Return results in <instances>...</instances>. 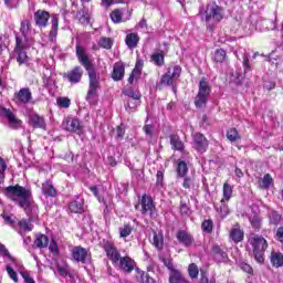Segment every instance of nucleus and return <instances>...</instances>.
<instances>
[{
  "label": "nucleus",
  "instance_id": "52",
  "mask_svg": "<svg viewBox=\"0 0 283 283\" xmlns=\"http://www.w3.org/2000/svg\"><path fill=\"white\" fill-rule=\"evenodd\" d=\"M188 273L191 280H196L198 277V273H200V271L198 270V265H196L195 263L190 264L188 266Z\"/></svg>",
  "mask_w": 283,
  "mask_h": 283
},
{
  "label": "nucleus",
  "instance_id": "54",
  "mask_svg": "<svg viewBox=\"0 0 283 283\" xmlns=\"http://www.w3.org/2000/svg\"><path fill=\"white\" fill-rule=\"evenodd\" d=\"M125 105H126V109H136V107L140 105V99L127 98Z\"/></svg>",
  "mask_w": 283,
  "mask_h": 283
},
{
  "label": "nucleus",
  "instance_id": "58",
  "mask_svg": "<svg viewBox=\"0 0 283 283\" xmlns=\"http://www.w3.org/2000/svg\"><path fill=\"white\" fill-rule=\"evenodd\" d=\"M49 251L53 253V255H59V244L56 241L52 240L49 244Z\"/></svg>",
  "mask_w": 283,
  "mask_h": 283
},
{
  "label": "nucleus",
  "instance_id": "23",
  "mask_svg": "<svg viewBox=\"0 0 283 283\" xmlns=\"http://www.w3.org/2000/svg\"><path fill=\"white\" fill-rule=\"evenodd\" d=\"M230 240H232V242L235 244L242 242V240H244V231H242L239 226L232 228L230 230Z\"/></svg>",
  "mask_w": 283,
  "mask_h": 283
},
{
  "label": "nucleus",
  "instance_id": "55",
  "mask_svg": "<svg viewBox=\"0 0 283 283\" xmlns=\"http://www.w3.org/2000/svg\"><path fill=\"white\" fill-rule=\"evenodd\" d=\"M19 227L22 231H32V223L25 219L19 221Z\"/></svg>",
  "mask_w": 283,
  "mask_h": 283
},
{
  "label": "nucleus",
  "instance_id": "27",
  "mask_svg": "<svg viewBox=\"0 0 283 283\" xmlns=\"http://www.w3.org/2000/svg\"><path fill=\"white\" fill-rule=\"evenodd\" d=\"M273 185V177L270 174H265L260 180H259V187L261 189H270Z\"/></svg>",
  "mask_w": 283,
  "mask_h": 283
},
{
  "label": "nucleus",
  "instance_id": "16",
  "mask_svg": "<svg viewBox=\"0 0 283 283\" xmlns=\"http://www.w3.org/2000/svg\"><path fill=\"white\" fill-rule=\"evenodd\" d=\"M29 125L34 129H45V127H48L45 118L36 113H31L29 115Z\"/></svg>",
  "mask_w": 283,
  "mask_h": 283
},
{
  "label": "nucleus",
  "instance_id": "28",
  "mask_svg": "<svg viewBox=\"0 0 283 283\" xmlns=\"http://www.w3.org/2000/svg\"><path fill=\"white\" fill-rule=\"evenodd\" d=\"M170 145L172 149H176L177 151H182L185 149V144H182V140H180L178 135L170 136Z\"/></svg>",
  "mask_w": 283,
  "mask_h": 283
},
{
  "label": "nucleus",
  "instance_id": "34",
  "mask_svg": "<svg viewBox=\"0 0 283 283\" xmlns=\"http://www.w3.org/2000/svg\"><path fill=\"white\" fill-rule=\"evenodd\" d=\"M150 59L154 65H157L158 67L165 65V54L163 52L153 53Z\"/></svg>",
  "mask_w": 283,
  "mask_h": 283
},
{
  "label": "nucleus",
  "instance_id": "32",
  "mask_svg": "<svg viewBox=\"0 0 283 283\" xmlns=\"http://www.w3.org/2000/svg\"><path fill=\"white\" fill-rule=\"evenodd\" d=\"M227 60V51L224 49H217L213 53L212 61L214 63H224Z\"/></svg>",
  "mask_w": 283,
  "mask_h": 283
},
{
  "label": "nucleus",
  "instance_id": "48",
  "mask_svg": "<svg viewBox=\"0 0 283 283\" xmlns=\"http://www.w3.org/2000/svg\"><path fill=\"white\" fill-rule=\"evenodd\" d=\"M201 229L205 233H211L213 231V220H205L201 224Z\"/></svg>",
  "mask_w": 283,
  "mask_h": 283
},
{
  "label": "nucleus",
  "instance_id": "51",
  "mask_svg": "<svg viewBox=\"0 0 283 283\" xmlns=\"http://www.w3.org/2000/svg\"><path fill=\"white\" fill-rule=\"evenodd\" d=\"M99 45L105 50H112V45H114V40H112V38H102L99 41Z\"/></svg>",
  "mask_w": 283,
  "mask_h": 283
},
{
  "label": "nucleus",
  "instance_id": "13",
  "mask_svg": "<svg viewBox=\"0 0 283 283\" xmlns=\"http://www.w3.org/2000/svg\"><path fill=\"white\" fill-rule=\"evenodd\" d=\"M62 127L66 132H73L74 134H81V132H83V126L81 125V120H78V118L69 117L64 119Z\"/></svg>",
  "mask_w": 283,
  "mask_h": 283
},
{
  "label": "nucleus",
  "instance_id": "11",
  "mask_svg": "<svg viewBox=\"0 0 283 283\" xmlns=\"http://www.w3.org/2000/svg\"><path fill=\"white\" fill-rule=\"evenodd\" d=\"M1 116L3 118H7L9 127H11V129H21V125H23V122L19 119L17 115L12 113V111H10L9 108H2Z\"/></svg>",
  "mask_w": 283,
  "mask_h": 283
},
{
  "label": "nucleus",
  "instance_id": "26",
  "mask_svg": "<svg viewBox=\"0 0 283 283\" xmlns=\"http://www.w3.org/2000/svg\"><path fill=\"white\" fill-rule=\"evenodd\" d=\"M134 232V227L132 223H125L124 226L118 228L119 238L125 240L126 238H129L132 233Z\"/></svg>",
  "mask_w": 283,
  "mask_h": 283
},
{
  "label": "nucleus",
  "instance_id": "61",
  "mask_svg": "<svg viewBox=\"0 0 283 283\" xmlns=\"http://www.w3.org/2000/svg\"><path fill=\"white\" fill-rule=\"evenodd\" d=\"M144 132H145L146 136H148V138L151 139L154 137V125H145Z\"/></svg>",
  "mask_w": 283,
  "mask_h": 283
},
{
  "label": "nucleus",
  "instance_id": "62",
  "mask_svg": "<svg viewBox=\"0 0 283 283\" xmlns=\"http://www.w3.org/2000/svg\"><path fill=\"white\" fill-rule=\"evenodd\" d=\"M57 105L60 107H70V98H67V97L57 98Z\"/></svg>",
  "mask_w": 283,
  "mask_h": 283
},
{
  "label": "nucleus",
  "instance_id": "50",
  "mask_svg": "<svg viewBox=\"0 0 283 283\" xmlns=\"http://www.w3.org/2000/svg\"><path fill=\"white\" fill-rule=\"evenodd\" d=\"M280 220H282V216H280L277 211H272L270 213V224H274V227H277V224H280Z\"/></svg>",
  "mask_w": 283,
  "mask_h": 283
},
{
  "label": "nucleus",
  "instance_id": "63",
  "mask_svg": "<svg viewBox=\"0 0 283 283\" xmlns=\"http://www.w3.org/2000/svg\"><path fill=\"white\" fill-rule=\"evenodd\" d=\"M276 240L281 242V247L283 250V227H280L276 231Z\"/></svg>",
  "mask_w": 283,
  "mask_h": 283
},
{
  "label": "nucleus",
  "instance_id": "7",
  "mask_svg": "<svg viewBox=\"0 0 283 283\" xmlns=\"http://www.w3.org/2000/svg\"><path fill=\"white\" fill-rule=\"evenodd\" d=\"M180 74H182V67L178 64H172L168 67L167 72L161 76L159 84L165 87H171L178 78H180Z\"/></svg>",
  "mask_w": 283,
  "mask_h": 283
},
{
  "label": "nucleus",
  "instance_id": "40",
  "mask_svg": "<svg viewBox=\"0 0 283 283\" xmlns=\"http://www.w3.org/2000/svg\"><path fill=\"white\" fill-rule=\"evenodd\" d=\"M80 23H90V13L87 9H81L76 14Z\"/></svg>",
  "mask_w": 283,
  "mask_h": 283
},
{
  "label": "nucleus",
  "instance_id": "22",
  "mask_svg": "<svg viewBox=\"0 0 283 283\" xmlns=\"http://www.w3.org/2000/svg\"><path fill=\"white\" fill-rule=\"evenodd\" d=\"M48 244H50V239L45 234H35V239L33 242L34 249H48Z\"/></svg>",
  "mask_w": 283,
  "mask_h": 283
},
{
  "label": "nucleus",
  "instance_id": "46",
  "mask_svg": "<svg viewBox=\"0 0 283 283\" xmlns=\"http://www.w3.org/2000/svg\"><path fill=\"white\" fill-rule=\"evenodd\" d=\"M7 169H8V164L6 163V159L0 157V185L3 184V180H6Z\"/></svg>",
  "mask_w": 283,
  "mask_h": 283
},
{
  "label": "nucleus",
  "instance_id": "15",
  "mask_svg": "<svg viewBox=\"0 0 283 283\" xmlns=\"http://www.w3.org/2000/svg\"><path fill=\"white\" fill-rule=\"evenodd\" d=\"M193 138V147L200 154H205L209 147V142L207 140V137L200 133H195L192 135Z\"/></svg>",
  "mask_w": 283,
  "mask_h": 283
},
{
  "label": "nucleus",
  "instance_id": "20",
  "mask_svg": "<svg viewBox=\"0 0 283 283\" xmlns=\"http://www.w3.org/2000/svg\"><path fill=\"white\" fill-rule=\"evenodd\" d=\"M212 256L216 262H227L229 260V255L224 249L220 248V245L212 247Z\"/></svg>",
  "mask_w": 283,
  "mask_h": 283
},
{
  "label": "nucleus",
  "instance_id": "41",
  "mask_svg": "<svg viewBox=\"0 0 283 283\" xmlns=\"http://www.w3.org/2000/svg\"><path fill=\"white\" fill-rule=\"evenodd\" d=\"M231 196H233V186L226 182L223 185V198L227 200V202H229L231 200Z\"/></svg>",
  "mask_w": 283,
  "mask_h": 283
},
{
  "label": "nucleus",
  "instance_id": "45",
  "mask_svg": "<svg viewBox=\"0 0 283 283\" xmlns=\"http://www.w3.org/2000/svg\"><path fill=\"white\" fill-rule=\"evenodd\" d=\"M156 178H157L156 179V188L158 189V191H160L163 189V187H165V185H164L165 172H163V170H158Z\"/></svg>",
  "mask_w": 283,
  "mask_h": 283
},
{
  "label": "nucleus",
  "instance_id": "24",
  "mask_svg": "<svg viewBox=\"0 0 283 283\" xmlns=\"http://www.w3.org/2000/svg\"><path fill=\"white\" fill-rule=\"evenodd\" d=\"M42 192L46 198H54L56 197V188L52 185V181L48 180L42 184Z\"/></svg>",
  "mask_w": 283,
  "mask_h": 283
},
{
  "label": "nucleus",
  "instance_id": "64",
  "mask_svg": "<svg viewBox=\"0 0 283 283\" xmlns=\"http://www.w3.org/2000/svg\"><path fill=\"white\" fill-rule=\"evenodd\" d=\"M137 30H143L145 32L147 30V20L143 19L137 25Z\"/></svg>",
  "mask_w": 283,
  "mask_h": 283
},
{
  "label": "nucleus",
  "instance_id": "44",
  "mask_svg": "<svg viewBox=\"0 0 283 283\" xmlns=\"http://www.w3.org/2000/svg\"><path fill=\"white\" fill-rule=\"evenodd\" d=\"M238 266L239 269H241V271H243V273H248V275H253V268L251 266V264L244 261H239Z\"/></svg>",
  "mask_w": 283,
  "mask_h": 283
},
{
  "label": "nucleus",
  "instance_id": "56",
  "mask_svg": "<svg viewBox=\"0 0 283 283\" xmlns=\"http://www.w3.org/2000/svg\"><path fill=\"white\" fill-rule=\"evenodd\" d=\"M20 32L22 36H28V34H30V23L28 21L21 22Z\"/></svg>",
  "mask_w": 283,
  "mask_h": 283
},
{
  "label": "nucleus",
  "instance_id": "18",
  "mask_svg": "<svg viewBox=\"0 0 283 283\" xmlns=\"http://www.w3.org/2000/svg\"><path fill=\"white\" fill-rule=\"evenodd\" d=\"M107 258L111 260L114 266L117 265L118 261L122 259L120 252L112 243L104 247Z\"/></svg>",
  "mask_w": 283,
  "mask_h": 283
},
{
  "label": "nucleus",
  "instance_id": "14",
  "mask_svg": "<svg viewBox=\"0 0 283 283\" xmlns=\"http://www.w3.org/2000/svg\"><path fill=\"white\" fill-rule=\"evenodd\" d=\"M72 258L75 262H82V264H85L86 262H90V252L87 249L77 245L72 249Z\"/></svg>",
  "mask_w": 283,
  "mask_h": 283
},
{
  "label": "nucleus",
  "instance_id": "4",
  "mask_svg": "<svg viewBox=\"0 0 283 283\" xmlns=\"http://www.w3.org/2000/svg\"><path fill=\"white\" fill-rule=\"evenodd\" d=\"M28 36L15 38L17 45L13 51V56L17 60V63H19V65H27V63H29L30 61V57L28 56L25 49L30 48V45L32 44L28 41Z\"/></svg>",
  "mask_w": 283,
  "mask_h": 283
},
{
  "label": "nucleus",
  "instance_id": "19",
  "mask_svg": "<svg viewBox=\"0 0 283 283\" xmlns=\"http://www.w3.org/2000/svg\"><path fill=\"white\" fill-rule=\"evenodd\" d=\"M34 21L38 28H45L50 21V12L45 10H38L34 12Z\"/></svg>",
  "mask_w": 283,
  "mask_h": 283
},
{
  "label": "nucleus",
  "instance_id": "2",
  "mask_svg": "<svg viewBox=\"0 0 283 283\" xmlns=\"http://www.w3.org/2000/svg\"><path fill=\"white\" fill-rule=\"evenodd\" d=\"M76 56L88 74L86 101L90 105H96L98 103V90H101V75L96 73V69H94V64H92L87 53H85V49L78 43L76 44Z\"/></svg>",
  "mask_w": 283,
  "mask_h": 283
},
{
  "label": "nucleus",
  "instance_id": "59",
  "mask_svg": "<svg viewBox=\"0 0 283 283\" xmlns=\"http://www.w3.org/2000/svg\"><path fill=\"white\" fill-rule=\"evenodd\" d=\"M184 189H191L193 187V178L191 177H185L182 182Z\"/></svg>",
  "mask_w": 283,
  "mask_h": 283
},
{
  "label": "nucleus",
  "instance_id": "12",
  "mask_svg": "<svg viewBox=\"0 0 283 283\" xmlns=\"http://www.w3.org/2000/svg\"><path fill=\"white\" fill-rule=\"evenodd\" d=\"M63 78H66L69 83L72 85H76L77 83H81L83 78V67L81 66H75L69 72L63 74Z\"/></svg>",
  "mask_w": 283,
  "mask_h": 283
},
{
  "label": "nucleus",
  "instance_id": "31",
  "mask_svg": "<svg viewBox=\"0 0 283 283\" xmlns=\"http://www.w3.org/2000/svg\"><path fill=\"white\" fill-rule=\"evenodd\" d=\"M216 211L219 213L220 218H227V216H229V206L224 199L220 201L219 206H216Z\"/></svg>",
  "mask_w": 283,
  "mask_h": 283
},
{
  "label": "nucleus",
  "instance_id": "6",
  "mask_svg": "<svg viewBox=\"0 0 283 283\" xmlns=\"http://www.w3.org/2000/svg\"><path fill=\"white\" fill-rule=\"evenodd\" d=\"M0 253L7 264L6 270L9 277L13 280V282H19V276L17 275V271H14V269L19 268V262L17 261V259H14V256H12V254H10V251L6 249V245L1 243H0Z\"/></svg>",
  "mask_w": 283,
  "mask_h": 283
},
{
  "label": "nucleus",
  "instance_id": "42",
  "mask_svg": "<svg viewBox=\"0 0 283 283\" xmlns=\"http://www.w3.org/2000/svg\"><path fill=\"white\" fill-rule=\"evenodd\" d=\"M51 23H52V29L50 31V34L49 36H56L59 33V15H53L52 17V20H51Z\"/></svg>",
  "mask_w": 283,
  "mask_h": 283
},
{
  "label": "nucleus",
  "instance_id": "17",
  "mask_svg": "<svg viewBox=\"0 0 283 283\" xmlns=\"http://www.w3.org/2000/svg\"><path fill=\"white\" fill-rule=\"evenodd\" d=\"M120 271H125L126 273H132L136 266V262L129 256H122L118 260V263L115 265Z\"/></svg>",
  "mask_w": 283,
  "mask_h": 283
},
{
  "label": "nucleus",
  "instance_id": "37",
  "mask_svg": "<svg viewBox=\"0 0 283 283\" xmlns=\"http://www.w3.org/2000/svg\"><path fill=\"white\" fill-rule=\"evenodd\" d=\"M69 211L71 213H83V201H72L69 205Z\"/></svg>",
  "mask_w": 283,
  "mask_h": 283
},
{
  "label": "nucleus",
  "instance_id": "21",
  "mask_svg": "<svg viewBox=\"0 0 283 283\" xmlns=\"http://www.w3.org/2000/svg\"><path fill=\"white\" fill-rule=\"evenodd\" d=\"M125 76V64L123 62H117L114 64L112 78L115 81H123Z\"/></svg>",
  "mask_w": 283,
  "mask_h": 283
},
{
  "label": "nucleus",
  "instance_id": "53",
  "mask_svg": "<svg viewBox=\"0 0 283 283\" xmlns=\"http://www.w3.org/2000/svg\"><path fill=\"white\" fill-rule=\"evenodd\" d=\"M125 95L128 96V98H130V99L140 101V92H138V91H134V90L129 88L125 92Z\"/></svg>",
  "mask_w": 283,
  "mask_h": 283
},
{
  "label": "nucleus",
  "instance_id": "35",
  "mask_svg": "<svg viewBox=\"0 0 283 283\" xmlns=\"http://www.w3.org/2000/svg\"><path fill=\"white\" fill-rule=\"evenodd\" d=\"M123 14H125V10L122 9H115L111 13V19L113 23H122V21H125L123 19Z\"/></svg>",
  "mask_w": 283,
  "mask_h": 283
},
{
  "label": "nucleus",
  "instance_id": "49",
  "mask_svg": "<svg viewBox=\"0 0 283 283\" xmlns=\"http://www.w3.org/2000/svg\"><path fill=\"white\" fill-rule=\"evenodd\" d=\"M1 218L4 220L6 224H14L17 217L14 214L3 211Z\"/></svg>",
  "mask_w": 283,
  "mask_h": 283
},
{
  "label": "nucleus",
  "instance_id": "25",
  "mask_svg": "<svg viewBox=\"0 0 283 283\" xmlns=\"http://www.w3.org/2000/svg\"><path fill=\"white\" fill-rule=\"evenodd\" d=\"M177 240L184 247H191V244L193 243V239L185 230H181L177 233Z\"/></svg>",
  "mask_w": 283,
  "mask_h": 283
},
{
  "label": "nucleus",
  "instance_id": "5",
  "mask_svg": "<svg viewBox=\"0 0 283 283\" xmlns=\"http://www.w3.org/2000/svg\"><path fill=\"white\" fill-rule=\"evenodd\" d=\"M201 20L208 23V30L213 31V23H220V20L223 19L222 8L218 4L208 6L205 13L199 12ZM212 24V25H211Z\"/></svg>",
  "mask_w": 283,
  "mask_h": 283
},
{
  "label": "nucleus",
  "instance_id": "33",
  "mask_svg": "<svg viewBox=\"0 0 283 283\" xmlns=\"http://www.w3.org/2000/svg\"><path fill=\"white\" fill-rule=\"evenodd\" d=\"M169 282L170 283H187V280L185 279V276H182L180 271L172 270V272L170 273Z\"/></svg>",
  "mask_w": 283,
  "mask_h": 283
},
{
  "label": "nucleus",
  "instance_id": "3",
  "mask_svg": "<svg viewBox=\"0 0 283 283\" xmlns=\"http://www.w3.org/2000/svg\"><path fill=\"white\" fill-rule=\"evenodd\" d=\"M248 244L259 264L264 262V251H266L269 243L264 237H260L258 234H253L249 238Z\"/></svg>",
  "mask_w": 283,
  "mask_h": 283
},
{
  "label": "nucleus",
  "instance_id": "60",
  "mask_svg": "<svg viewBox=\"0 0 283 283\" xmlns=\"http://www.w3.org/2000/svg\"><path fill=\"white\" fill-rule=\"evenodd\" d=\"M143 65H144L143 60H137L135 69L133 70L134 74H139V76H140L142 72H143Z\"/></svg>",
  "mask_w": 283,
  "mask_h": 283
},
{
  "label": "nucleus",
  "instance_id": "39",
  "mask_svg": "<svg viewBox=\"0 0 283 283\" xmlns=\"http://www.w3.org/2000/svg\"><path fill=\"white\" fill-rule=\"evenodd\" d=\"M137 280H139L140 283H156L149 274L140 271L137 269Z\"/></svg>",
  "mask_w": 283,
  "mask_h": 283
},
{
  "label": "nucleus",
  "instance_id": "30",
  "mask_svg": "<svg viewBox=\"0 0 283 283\" xmlns=\"http://www.w3.org/2000/svg\"><path fill=\"white\" fill-rule=\"evenodd\" d=\"M165 244V238L163 237V233L160 232H154L153 234V245L160 251Z\"/></svg>",
  "mask_w": 283,
  "mask_h": 283
},
{
  "label": "nucleus",
  "instance_id": "8",
  "mask_svg": "<svg viewBox=\"0 0 283 283\" xmlns=\"http://www.w3.org/2000/svg\"><path fill=\"white\" fill-rule=\"evenodd\" d=\"M211 94V86L209 85V81L206 77H202L199 82V92L195 98L196 107H205L207 105V99Z\"/></svg>",
  "mask_w": 283,
  "mask_h": 283
},
{
  "label": "nucleus",
  "instance_id": "29",
  "mask_svg": "<svg viewBox=\"0 0 283 283\" xmlns=\"http://www.w3.org/2000/svg\"><path fill=\"white\" fill-rule=\"evenodd\" d=\"M271 263L276 268L280 269V266H283V254L282 252H275L273 251L271 253Z\"/></svg>",
  "mask_w": 283,
  "mask_h": 283
},
{
  "label": "nucleus",
  "instance_id": "43",
  "mask_svg": "<svg viewBox=\"0 0 283 283\" xmlns=\"http://www.w3.org/2000/svg\"><path fill=\"white\" fill-rule=\"evenodd\" d=\"M227 138L230 140V143H235V140H240V134L238 133V129L230 128L227 132Z\"/></svg>",
  "mask_w": 283,
  "mask_h": 283
},
{
  "label": "nucleus",
  "instance_id": "36",
  "mask_svg": "<svg viewBox=\"0 0 283 283\" xmlns=\"http://www.w3.org/2000/svg\"><path fill=\"white\" fill-rule=\"evenodd\" d=\"M189 171V168L187 167V163L185 161H178L177 164V176L178 178H185Z\"/></svg>",
  "mask_w": 283,
  "mask_h": 283
},
{
  "label": "nucleus",
  "instance_id": "47",
  "mask_svg": "<svg viewBox=\"0 0 283 283\" xmlns=\"http://www.w3.org/2000/svg\"><path fill=\"white\" fill-rule=\"evenodd\" d=\"M140 39L138 36H126L125 43L129 48V50H134L136 45H138V42Z\"/></svg>",
  "mask_w": 283,
  "mask_h": 283
},
{
  "label": "nucleus",
  "instance_id": "1",
  "mask_svg": "<svg viewBox=\"0 0 283 283\" xmlns=\"http://www.w3.org/2000/svg\"><path fill=\"white\" fill-rule=\"evenodd\" d=\"M4 196L11 202H14L20 209L29 216V218H36L39 216V206L32 199V190L20 185L8 186L4 188Z\"/></svg>",
  "mask_w": 283,
  "mask_h": 283
},
{
  "label": "nucleus",
  "instance_id": "57",
  "mask_svg": "<svg viewBox=\"0 0 283 283\" xmlns=\"http://www.w3.org/2000/svg\"><path fill=\"white\" fill-rule=\"evenodd\" d=\"M70 271V265H57V273L61 277H67V272Z\"/></svg>",
  "mask_w": 283,
  "mask_h": 283
},
{
  "label": "nucleus",
  "instance_id": "9",
  "mask_svg": "<svg viewBox=\"0 0 283 283\" xmlns=\"http://www.w3.org/2000/svg\"><path fill=\"white\" fill-rule=\"evenodd\" d=\"M15 105L22 106L32 103V91L29 87H22L13 95Z\"/></svg>",
  "mask_w": 283,
  "mask_h": 283
},
{
  "label": "nucleus",
  "instance_id": "10",
  "mask_svg": "<svg viewBox=\"0 0 283 283\" xmlns=\"http://www.w3.org/2000/svg\"><path fill=\"white\" fill-rule=\"evenodd\" d=\"M140 206L143 216H147V213H149L150 218H156V206H154V199H151V196L143 195Z\"/></svg>",
  "mask_w": 283,
  "mask_h": 283
},
{
  "label": "nucleus",
  "instance_id": "38",
  "mask_svg": "<svg viewBox=\"0 0 283 283\" xmlns=\"http://www.w3.org/2000/svg\"><path fill=\"white\" fill-rule=\"evenodd\" d=\"M250 224L252 228L255 229V231H260V229H262V219L260 218V216L254 214L253 217L249 218Z\"/></svg>",
  "mask_w": 283,
  "mask_h": 283
}]
</instances>
